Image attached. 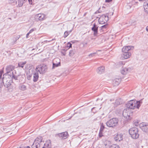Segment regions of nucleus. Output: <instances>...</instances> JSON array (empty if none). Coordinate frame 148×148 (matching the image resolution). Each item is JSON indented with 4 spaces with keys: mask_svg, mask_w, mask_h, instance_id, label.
Returning <instances> with one entry per match:
<instances>
[{
    "mask_svg": "<svg viewBox=\"0 0 148 148\" xmlns=\"http://www.w3.org/2000/svg\"><path fill=\"white\" fill-rule=\"evenodd\" d=\"M140 102L139 101L135 102L133 100L130 101L126 104L127 108L130 109H134L135 108L138 109L140 106Z\"/></svg>",
    "mask_w": 148,
    "mask_h": 148,
    "instance_id": "1",
    "label": "nucleus"
},
{
    "mask_svg": "<svg viewBox=\"0 0 148 148\" xmlns=\"http://www.w3.org/2000/svg\"><path fill=\"white\" fill-rule=\"evenodd\" d=\"M132 112L129 108H126L124 109L123 112L124 117L127 121L130 120L132 118Z\"/></svg>",
    "mask_w": 148,
    "mask_h": 148,
    "instance_id": "2",
    "label": "nucleus"
},
{
    "mask_svg": "<svg viewBox=\"0 0 148 148\" xmlns=\"http://www.w3.org/2000/svg\"><path fill=\"white\" fill-rule=\"evenodd\" d=\"M138 132V129L135 127L130 129L129 130V133L132 137L135 139L138 138L139 136Z\"/></svg>",
    "mask_w": 148,
    "mask_h": 148,
    "instance_id": "3",
    "label": "nucleus"
},
{
    "mask_svg": "<svg viewBox=\"0 0 148 148\" xmlns=\"http://www.w3.org/2000/svg\"><path fill=\"white\" fill-rule=\"evenodd\" d=\"M2 80L3 83L5 87L8 88L11 85V79L9 77V74L4 75Z\"/></svg>",
    "mask_w": 148,
    "mask_h": 148,
    "instance_id": "4",
    "label": "nucleus"
},
{
    "mask_svg": "<svg viewBox=\"0 0 148 148\" xmlns=\"http://www.w3.org/2000/svg\"><path fill=\"white\" fill-rule=\"evenodd\" d=\"M118 120L116 118H112L108 121L106 124L109 127H113L116 126L117 124Z\"/></svg>",
    "mask_w": 148,
    "mask_h": 148,
    "instance_id": "5",
    "label": "nucleus"
},
{
    "mask_svg": "<svg viewBox=\"0 0 148 148\" xmlns=\"http://www.w3.org/2000/svg\"><path fill=\"white\" fill-rule=\"evenodd\" d=\"M47 68L46 66L44 65L38 66L36 68V71H38L40 74H43L47 71Z\"/></svg>",
    "mask_w": 148,
    "mask_h": 148,
    "instance_id": "6",
    "label": "nucleus"
},
{
    "mask_svg": "<svg viewBox=\"0 0 148 148\" xmlns=\"http://www.w3.org/2000/svg\"><path fill=\"white\" fill-rule=\"evenodd\" d=\"M60 65V60L58 58H55L53 62L52 69L57 67Z\"/></svg>",
    "mask_w": 148,
    "mask_h": 148,
    "instance_id": "7",
    "label": "nucleus"
},
{
    "mask_svg": "<svg viewBox=\"0 0 148 148\" xmlns=\"http://www.w3.org/2000/svg\"><path fill=\"white\" fill-rule=\"evenodd\" d=\"M140 127L142 130L148 134V124L145 123H142L140 124Z\"/></svg>",
    "mask_w": 148,
    "mask_h": 148,
    "instance_id": "8",
    "label": "nucleus"
},
{
    "mask_svg": "<svg viewBox=\"0 0 148 148\" xmlns=\"http://www.w3.org/2000/svg\"><path fill=\"white\" fill-rule=\"evenodd\" d=\"M14 67L12 65H8L6 68V73L5 74H11V72L14 69Z\"/></svg>",
    "mask_w": 148,
    "mask_h": 148,
    "instance_id": "9",
    "label": "nucleus"
},
{
    "mask_svg": "<svg viewBox=\"0 0 148 148\" xmlns=\"http://www.w3.org/2000/svg\"><path fill=\"white\" fill-rule=\"evenodd\" d=\"M58 136L62 139H65L68 136V134L67 132H65L61 133H59Z\"/></svg>",
    "mask_w": 148,
    "mask_h": 148,
    "instance_id": "10",
    "label": "nucleus"
},
{
    "mask_svg": "<svg viewBox=\"0 0 148 148\" xmlns=\"http://www.w3.org/2000/svg\"><path fill=\"white\" fill-rule=\"evenodd\" d=\"M18 89L21 91H25L27 89V86L23 84H21L18 86Z\"/></svg>",
    "mask_w": 148,
    "mask_h": 148,
    "instance_id": "11",
    "label": "nucleus"
},
{
    "mask_svg": "<svg viewBox=\"0 0 148 148\" xmlns=\"http://www.w3.org/2000/svg\"><path fill=\"white\" fill-rule=\"evenodd\" d=\"M115 140L117 141H120L123 139V135L122 134H117L114 138Z\"/></svg>",
    "mask_w": 148,
    "mask_h": 148,
    "instance_id": "12",
    "label": "nucleus"
},
{
    "mask_svg": "<svg viewBox=\"0 0 148 148\" xmlns=\"http://www.w3.org/2000/svg\"><path fill=\"white\" fill-rule=\"evenodd\" d=\"M123 53L121 57L122 59H127L130 58L131 55V53L130 52H123Z\"/></svg>",
    "mask_w": 148,
    "mask_h": 148,
    "instance_id": "13",
    "label": "nucleus"
},
{
    "mask_svg": "<svg viewBox=\"0 0 148 148\" xmlns=\"http://www.w3.org/2000/svg\"><path fill=\"white\" fill-rule=\"evenodd\" d=\"M96 71L98 73L101 74L105 71V67L103 66H101L98 67Z\"/></svg>",
    "mask_w": 148,
    "mask_h": 148,
    "instance_id": "14",
    "label": "nucleus"
},
{
    "mask_svg": "<svg viewBox=\"0 0 148 148\" xmlns=\"http://www.w3.org/2000/svg\"><path fill=\"white\" fill-rule=\"evenodd\" d=\"M132 48H133L132 46H125L122 48V51L123 52H128Z\"/></svg>",
    "mask_w": 148,
    "mask_h": 148,
    "instance_id": "15",
    "label": "nucleus"
},
{
    "mask_svg": "<svg viewBox=\"0 0 148 148\" xmlns=\"http://www.w3.org/2000/svg\"><path fill=\"white\" fill-rule=\"evenodd\" d=\"M121 81V79L119 78H115L113 81V84L114 86H116L118 85Z\"/></svg>",
    "mask_w": 148,
    "mask_h": 148,
    "instance_id": "16",
    "label": "nucleus"
},
{
    "mask_svg": "<svg viewBox=\"0 0 148 148\" xmlns=\"http://www.w3.org/2000/svg\"><path fill=\"white\" fill-rule=\"evenodd\" d=\"M45 15L43 14H36L34 18H44L45 17Z\"/></svg>",
    "mask_w": 148,
    "mask_h": 148,
    "instance_id": "17",
    "label": "nucleus"
},
{
    "mask_svg": "<svg viewBox=\"0 0 148 148\" xmlns=\"http://www.w3.org/2000/svg\"><path fill=\"white\" fill-rule=\"evenodd\" d=\"M41 144L38 143L34 142L32 145V148H41Z\"/></svg>",
    "mask_w": 148,
    "mask_h": 148,
    "instance_id": "18",
    "label": "nucleus"
},
{
    "mask_svg": "<svg viewBox=\"0 0 148 148\" xmlns=\"http://www.w3.org/2000/svg\"><path fill=\"white\" fill-rule=\"evenodd\" d=\"M92 30L94 32V35L96 36L97 34L98 27L95 24H94V26L92 28Z\"/></svg>",
    "mask_w": 148,
    "mask_h": 148,
    "instance_id": "19",
    "label": "nucleus"
},
{
    "mask_svg": "<svg viewBox=\"0 0 148 148\" xmlns=\"http://www.w3.org/2000/svg\"><path fill=\"white\" fill-rule=\"evenodd\" d=\"M128 72V69L127 68H123L121 71V72L123 75L126 74Z\"/></svg>",
    "mask_w": 148,
    "mask_h": 148,
    "instance_id": "20",
    "label": "nucleus"
},
{
    "mask_svg": "<svg viewBox=\"0 0 148 148\" xmlns=\"http://www.w3.org/2000/svg\"><path fill=\"white\" fill-rule=\"evenodd\" d=\"M42 141V138L41 137L39 136L37 137L35 139L34 141L35 143H38L39 144H41V143Z\"/></svg>",
    "mask_w": 148,
    "mask_h": 148,
    "instance_id": "21",
    "label": "nucleus"
},
{
    "mask_svg": "<svg viewBox=\"0 0 148 148\" xmlns=\"http://www.w3.org/2000/svg\"><path fill=\"white\" fill-rule=\"evenodd\" d=\"M38 78V73H36L34 74L33 81L34 82L37 81Z\"/></svg>",
    "mask_w": 148,
    "mask_h": 148,
    "instance_id": "22",
    "label": "nucleus"
},
{
    "mask_svg": "<svg viewBox=\"0 0 148 148\" xmlns=\"http://www.w3.org/2000/svg\"><path fill=\"white\" fill-rule=\"evenodd\" d=\"M108 19H98L99 23L101 24H103L106 23Z\"/></svg>",
    "mask_w": 148,
    "mask_h": 148,
    "instance_id": "23",
    "label": "nucleus"
},
{
    "mask_svg": "<svg viewBox=\"0 0 148 148\" xmlns=\"http://www.w3.org/2000/svg\"><path fill=\"white\" fill-rule=\"evenodd\" d=\"M143 7L145 12L148 13V3H145Z\"/></svg>",
    "mask_w": 148,
    "mask_h": 148,
    "instance_id": "24",
    "label": "nucleus"
},
{
    "mask_svg": "<svg viewBox=\"0 0 148 148\" xmlns=\"http://www.w3.org/2000/svg\"><path fill=\"white\" fill-rule=\"evenodd\" d=\"M26 1L27 0H18V5L19 7L22 6L23 3Z\"/></svg>",
    "mask_w": 148,
    "mask_h": 148,
    "instance_id": "25",
    "label": "nucleus"
},
{
    "mask_svg": "<svg viewBox=\"0 0 148 148\" xmlns=\"http://www.w3.org/2000/svg\"><path fill=\"white\" fill-rule=\"evenodd\" d=\"M26 62H20L18 63V66L23 68L24 65L26 64Z\"/></svg>",
    "mask_w": 148,
    "mask_h": 148,
    "instance_id": "26",
    "label": "nucleus"
},
{
    "mask_svg": "<svg viewBox=\"0 0 148 148\" xmlns=\"http://www.w3.org/2000/svg\"><path fill=\"white\" fill-rule=\"evenodd\" d=\"M121 99H116L115 102V104H114V106H117L120 105L121 103Z\"/></svg>",
    "mask_w": 148,
    "mask_h": 148,
    "instance_id": "27",
    "label": "nucleus"
},
{
    "mask_svg": "<svg viewBox=\"0 0 148 148\" xmlns=\"http://www.w3.org/2000/svg\"><path fill=\"white\" fill-rule=\"evenodd\" d=\"M75 50H72L70 51L69 56L70 57H72L75 54Z\"/></svg>",
    "mask_w": 148,
    "mask_h": 148,
    "instance_id": "28",
    "label": "nucleus"
},
{
    "mask_svg": "<svg viewBox=\"0 0 148 148\" xmlns=\"http://www.w3.org/2000/svg\"><path fill=\"white\" fill-rule=\"evenodd\" d=\"M9 77L10 79L12 78L15 79H17V77L16 76L14 75L12 72L11 74H9Z\"/></svg>",
    "mask_w": 148,
    "mask_h": 148,
    "instance_id": "29",
    "label": "nucleus"
},
{
    "mask_svg": "<svg viewBox=\"0 0 148 148\" xmlns=\"http://www.w3.org/2000/svg\"><path fill=\"white\" fill-rule=\"evenodd\" d=\"M109 148H119V146L116 145H113L111 146Z\"/></svg>",
    "mask_w": 148,
    "mask_h": 148,
    "instance_id": "30",
    "label": "nucleus"
},
{
    "mask_svg": "<svg viewBox=\"0 0 148 148\" xmlns=\"http://www.w3.org/2000/svg\"><path fill=\"white\" fill-rule=\"evenodd\" d=\"M69 33L68 32V31H66L65 32L64 34V38L66 37L69 35Z\"/></svg>",
    "mask_w": 148,
    "mask_h": 148,
    "instance_id": "31",
    "label": "nucleus"
},
{
    "mask_svg": "<svg viewBox=\"0 0 148 148\" xmlns=\"http://www.w3.org/2000/svg\"><path fill=\"white\" fill-rule=\"evenodd\" d=\"M45 145L47 147V148H51V145L50 143L49 144L47 143H46L45 144Z\"/></svg>",
    "mask_w": 148,
    "mask_h": 148,
    "instance_id": "32",
    "label": "nucleus"
},
{
    "mask_svg": "<svg viewBox=\"0 0 148 148\" xmlns=\"http://www.w3.org/2000/svg\"><path fill=\"white\" fill-rule=\"evenodd\" d=\"M71 46H72V44L70 42H68L67 43V47H69L68 49H69V48H70L71 47Z\"/></svg>",
    "mask_w": 148,
    "mask_h": 148,
    "instance_id": "33",
    "label": "nucleus"
},
{
    "mask_svg": "<svg viewBox=\"0 0 148 148\" xmlns=\"http://www.w3.org/2000/svg\"><path fill=\"white\" fill-rule=\"evenodd\" d=\"M11 3H17V0H10Z\"/></svg>",
    "mask_w": 148,
    "mask_h": 148,
    "instance_id": "34",
    "label": "nucleus"
},
{
    "mask_svg": "<svg viewBox=\"0 0 148 148\" xmlns=\"http://www.w3.org/2000/svg\"><path fill=\"white\" fill-rule=\"evenodd\" d=\"M36 30V29L35 28H33V29H31L29 32V33H31L32 32H33V31H34V30Z\"/></svg>",
    "mask_w": 148,
    "mask_h": 148,
    "instance_id": "35",
    "label": "nucleus"
},
{
    "mask_svg": "<svg viewBox=\"0 0 148 148\" xmlns=\"http://www.w3.org/2000/svg\"><path fill=\"white\" fill-rule=\"evenodd\" d=\"M91 53V54H90L89 55V57L93 56H94L95 54V53Z\"/></svg>",
    "mask_w": 148,
    "mask_h": 148,
    "instance_id": "36",
    "label": "nucleus"
},
{
    "mask_svg": "<svg viewBox=\"0 0 148 148\" xmlns=\"http://www.w3.org/2000/svg\"><path fill=\"white\" fill-rule=\"evenodd\" d=\"M101 108V107L99 108H97V107H94L92 109V110L93 109L95 108H96L97 109V110H100Z\"/></svg>",
    "mask_w": 148,
    "mask_h": 148,
    "instance_id": "37",
    "label": "nucleus"
},
{
    "mask_svg": "<svg viewBox=\"0 0 148 148\" xmlns=\"http://www.w3.org/2000/svg\"><path fill=\"white\" fill-rule=\"evenodd\" d=\"M3 73V71H0V78H1L2 76V75Z\"/></svg>",
    "mask_w": 148,
    "mask_h": 148,
    "instance_id": "38",
    "label": "nucleus"
},
{
    "mask_svg": "<svg viewBox=\"0 0 148 148\" xmlns=\"http://www.w3.org/2000/svg\"><path fill=\"white\" fill-rule=\"evenodd\" d=\"M103 134H102V133L101 132H100L99 134V137H101L103 136Z\"/></svg>",
    "mask_w": 148,
    "mask_h": 148,
    "instance_id": "39",
    "label": "nucleus"
},
{
    "mask_svg": "<svg viewBox=\"0 0 148 148\" xmlns=\"http://www.w3.org/2000/svg\"><path fill=\"white\" fill-rule=\"evenodd\" d=\"M106 28V25H104L101 26V29L104 28Z\"/></svg>",
    "mask_w": 148,
    "mask_h": 148,
    "instance_id": "40",
    "label": "nucleus"
},
{
    "mask_svg": "<svg viewBox=\"0 0 148 148\" xmlns=\"http://www.w3.org/2000/svg\"><path fill=\"white\" fill-rule=\"evenodd\" d=\"M29 3L30 4H32V0H28Z\"/></svg>",
    "mask_w": 148,
    "mask_h": 148,
    "instance_id": "41",
    "label": "nucleus"
},
{
    "mask_svg": "<svg viewBox=\"0 0 148 148\" xmlns=\"http://www.w3.org/2000/svg\"><path fill=\"white\" fill-rule=\"evenodd\" d=\"M61 52L62 54H63V55L65 56V52L63 51V50H62Z\"/></svg>",
    "mask_w": 148,
    "mask_h": 148,
    "instance_id": "42",
    "label": "nucleus"
},
{
    "mask_svg": "<svg viewBox=\"0 0 148 148\" xmlns=\"http://www.w3.org/2000/svg\"><path fill=\"white\" fill-rule=\"evenodd\" d=\"M104 128V126L103 125H101V130H103Z\"/></svg>",
    "mask_w": 148,
    "mask_h": 148,
    "instance_id": "43",
    "label": "nucleus"
},
{
    "mask_svg": "<svg viewBox=\"0 0 148 148\" xmlns=\"http://www.w3.org/2000/svg\"><path fill=\"white\" fill-rule=\"evenodd\" d=\"M127 8H131V6L130 5H127Z\"/></svg>",
    "mask_w": 148,
    "mask_h": 148,
    "instance_id": "44",
    "label": "nucleus"
},
{
    "mask_svg": "<svg viewBox=\"0 0 148 148\" xmlns=\"http://www.w3.org/2000/svg\"><path fill=\"white\" fill-rule=\"evenodd\" d=\"M112 0H106V2H109Z\"/></svg>",
    "mask_w": 148,
    "mask_h": 148,
    "instance_id": "45",
    "label": "nucleus"
},
{
    "mask_svg": "<svg viewBox=\"0 0 148 148\" xmlns=\"http://www.w3.org/2000/svg\"><path fill=\"white\" fill-rule=\"evenodd\" d=\"M30 34V33H29L28 32L26 35V37L27 38H28V36L29 35V34Z\"/></svg>",
    "mask_w": 148,
    "mask_h": 148,
    "instance_id": "46",
    "label": "nucleus"
},
{
    "mask_svg": "<svg viewBox=\"0 0 148 148\" xmlns=\"http://www.w3.org/2000/svg\"><path fill=\"white\" fill-rule=\"evenodd\" d=\"M62 50H63V51L64 52H65L66 50H67V49H62Z\"/></svg>",
    "mask_w": 148,
    "mask_h": 148,
    "instance_id": "47",
    "label": "nucleus"
},
{
    "mask_svg": "<svg viewBox=\"0 0 148 148\" xmlns=\"http://www.w3.org/2000/svg\"><path fill=\"white\" fill-rule=\"evenodd\" d=\"M102 18H106V15H102Z\"/></svg>",
    "mask_w": 148,
    "mask_h": 148,
    "instance_id": "48",
    "label": "nucleus"
},
{
    "mask_svg": "<svg viewBox=\"0 0 148 148\" xmlns=\"http://www.w3.org/2000/svg\"><path fill=\"white\" fill-rule=\"evenodd\" d=\"M100 12L99 11V10H97L96 12H95L96 14H97L98 13H99Z\"/></svg>",
    "mask_w": 148,
    "mask_h": 148,
    "instance_id": "49",
    "label": "nucleus"
},
{
    "mask_svg": "<svg viewBox=\"0 0 148 148\" xmlns=\"http://www.w3.org/2000/svg\"><path fill=\"white\" fill-rule=\"evenodd\" d=\"M72 30H70V31H68V32L69 33V34L72 31Z\"/></svg>",
    "mask_w": 148,
    "mask_h": 148,
    "instance_id": "50",
    "label": "nucleus"
},
{
    "mask_svg": "<svg viewBox=\"0 0 148 148\" xmlns=\"http://www.w3.org/2000/svg\"><path fill=\"white\" fill-rule=\"evenodd\" d=\"M146 30L148 32V26L146 27Z\"/></svg>",
    "mask_w": 148,
    "mask_h": 148,
    "instance_id": "51",
    "label": "nucleus"
},
{
    "mask_svg": "<svg viewBox=\"0 0 148 148\" xmlns=\"http://www.w3.org/2000/svg\"><path fill=\"white\" fill-rule=\"evenodd\" d=\"M19 37H17V38L16 39V41L18 39H19Z\"/></svg>",
    "mask_w": 148,
    "mask_h": 148,
    "instance_id": "52",
    "label": "nucleus"
},
{
    "mask_svg": "<svg viewBox=\"0 0 148 148\" xmlns=\"http://www.w3.org/2000/svg\"><path fill=\"white\" fill-rule=\"evenodd\" d=\"M25 148H30V147H29V146H27V147H25Z\"/></svg>",
    "mask_w": 148,
    "mask_h": 148,
    "instance_id": "53",
    "label": "nucleus"
},
{
    "mask_svg": "<svg viewBox=\"0 0 148 148\" xmlns=\"http://www.w3.org/2000/svg\"><path fill=\"white\" fill-rule=\"evenodd\" d=\"M113 101V99H111L110 100V101Z\"/></svg>",
    "mask_w": 148,
    "mask_h": 148,
    "instance_id": "54",
    "label": "nucleus"
},
{
    "mask_svg": "<svg viewBox=\"0 0 148 148\" xmlns=\"http://www.w3.org/2000/svg\"><path fill=\"white\" fill-rule=\"evenodd\" d=\"M40 20H41V21H42V20H43V19H39Z\"/></svg>",
    "mask_w": 148,
    "mask_h": 148,
    "instance_id": "55",
    "label": "nucleus"
},
{
    "mask_svg": "<svg viewBox=\"0 0 148 148\" xmlns=\"http://www.w3.org/2000/svg\"><path fill=\"white\" fill-rule=\"evenodd\" d=\"M51 41V40H49V41H48V42H50V41Z\"/></svg>",
    "mask_w": 148,
    "mask_h": 148,
    "instance_id": "56",
    "label": "nucleus"
},
{
    "mask_svg": "<svg viewBox=\"0 0 148 148\" xmlns=\"http://www.w3.org/2000/svg\"><path fill=\"white\" fill-rule=\"evenodd\" d=\"M86 14V13H85V14H84V15H85V14Z\"/></svg>",
    "mask_w": 148,
    "mask_h": 148,
    "instance_id": "57",
    "label": "nucleus"
},
{
    "mask_svg": "<svg viewBox=\"0 0 148 148\" xmlns=\"http://www.w3.org/2000/svg\"><path fill=\"white\" fill-rule=\"evenodd\" d=\"M54 40L53 39L52 40Z\"/></svg>",
    "mask_w": 148,
    "mask_h": 148,
    "instance_id": "58",
    "label": "nucleus"
}]
</instances>
